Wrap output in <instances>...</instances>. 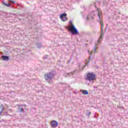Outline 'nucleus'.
I'll list each match as a JSON object with an SVG mask.
<instances>
[{
    "label": "nucleus",
    "instance_id": "13",
    "mask_svg": "<svg viewBox=\"0 0 128 128\" xmlns=\"http://www.w3.org/2000/svg\"><path fill=\"white\" fill-rule=\"evenodd\" d=\"M100 14H102V12L99 11L98 13V16L100 20V22H102V20H100Z\"/></svg>",
    "mask_w": 128,
    "mask_h": 128
},
{
    "label": "nucleus",
    "instance_id": "3",
    "mask_svg": "<svg viewBox=\"0 0 128 128\" xmlns=\"http://www.w3.org/2000/svg\"><path fill=\"white\" fill-rule=\"evenodd\" d=\"M69 30L72 36H77V34H80L78 30L76 29V26H74V24H72V26L69 28Z\"/></svg>",
    "mask_w": 128,
    "mask_h": 128
},
{
    "label": "nucleus",
    "instance_id": "16",
    "mask_svg": "<svg viewBox=\"0 0 128 128\" xmlns=\"http://www.w3.org/2000/svg\"><path fill=\"white\" fill-rule=\"evenodd\" d=\"M18 110L20 112H24V108H18Z\"/></svg>",
    "mask_w": 128,
    "mask_h": 128
},
{
    "label": "nucleus",
    "instance_id": "28",
    "mask_svg": "<svg viewBox=\"0 0 128 128\" xmlns=\"http://www.w3.org/2000/svg\"><path fill=\"white\" fill-rule=\"evenodd\" d=\"M80 66V64H79V68Z\"/></svg>",
    "mask_w": 128,
    "mask_h": 128
},
{
    "label": "nucleus",
    "instance_id": "8",
    "mask_svg": "<svg viewBox=\"0 0 128 128\" xmlns=\"http://www.w3.org/2000/svg\"><path fill=\"white\" fill-rule=\"evenodd\" d=\"M80 92L83 94H88V91L86 90H81Z\"/></svg>",
    "mask_w": 128,
    "mask_h": 128
},
{
    "label": "nucleus",
    "instance_id": "29",
    "mask_svg": "<svg viewBox=\"0 0 128 128\" xmlns=\"http://www.w3.org/2000/svg\"><path fill=\"white\" fill-rule=\"evenodd\" d=\"M86 46H88V44H86Z\"/></svg>",
    "mask_w": 128,
    "mask_h": 128
},
{
    "label": "nucleus",
    "instance_id": "25",
    "mask_svg": "<svg viewBox=\"0 0 128 128\" xmlns=\"http://www.w3.org/2000/svg\"><path fill=\"white\" fill-rule=\"evenodd\" d=\"M91 18L92 20H94V17L93 16H91Z\"/></svg>",
    "mask_w": 128,
    "mask_h": 128
},
{
    "label": "nucleus",
    "instance_id": "1",
    "mask_svg": "<svg viewBox=\"0 0 128 128\" xmlns=\"http://www.w3.org/2000/svg\"><path fill=\"white\" fill-rule=\"evenodd\" d=\"M56 74L54 70H51V72L44 74V78L46 82H48L50 84H52V78H54Z\"/></svg>",
    "mask_w": 128,
    "mask_h": 128
},
{
    "label": "nucleus",
    "instance_id": "12",
    "mask_svg": "<svg viewBox=\"0 0 128 128\" xmlns=\"http://www.w3.org/2000/svg\"><path fill=\"white\" fill-rule=\"evenodd\" d=\"M100 22L101 24V30L102 32L104 31V23L102 22V21Z\"/></svg>",
    "mask_w": 128,
    "mask_h": 128
},
{
    "label": "nucleus",
    "instance_id": "11",
    "mask_svg": "<svg viewBox=\"0 0 128 128\" xmlns=\"http://www.w3.org/2000/svg\"><path fill=\"white\" fill-rule=\"evenodd\" d=\"M0 114H2V111L4 110V105H2V103H0Z\"/></svg>",
    "mask_w": 128,
    "mask_h": 128
},
{
    "label": "nucleus",
    "instance_id": "7",
    "mask_svg": "<svg viewBox=\"0 0 128 128\" xmlns=\"http://www.w3.org/2000/svg\"><path fill=\"white\" fill-rule=\"evenodd\" d=\"M1 58H2V60L8 61L10 60V56H2Z\"/></svg>",
    "mask_w": 128,
    "mask_h": 128
},
{
    "label": "nucleus",
    "instance_id": "4",
    "mask_svg": "<svg viewBox=\"0 0 128 128\" xmlns=\"http://www.w3.org/2000/svg\"><path fill=\"white\" fill-rule=\"evenodd\" d=\"M60 18L62 22H66L68 20V17H66V12H64L63 14H60Z\"/></svg>",
    "mask_w": 128,
    "mask_h": 128
},
{
    "label": "nucleus",
    "instance_id": "23",
    "mask_svg": "<svg viewBox=\"0 0 128 128\" xmlns=\"http://www.w3.org/2000/svg\"><path fill=\"white\" fill-rule=\"evenodd\" d=\"M70 24H71L72 26V24H72V21L70 22Z\"/></svg>",
    "mask_w": 128,
    "mask_h": 128
},
{
    "label": "nucleus",
    "instance_id": "30",
    "mask_svg": "<svg viewBox=\"0 0 128 128\" xmlns=\"http://www.w3.org/2000/svg\"><path fill=\"white\" fill-rule=\"evenodd\" d=\"M87 60H86V62Z\"/></svg>",
    "mask_w": 128,
    "mask_h": 128
},
{
    "label": "nucleus",
    "instance_id": "18",
    "mask_svg": "<svg viewBox=\"0 0 128 128\" xmlns=\"http://www.w3.org/2000/svg\"><path fill=\"white\" fill-rule=\"evenodd\" d=\"M8 2H12V4H16V2L12 1V0H9Z\"/></svg>",
    "mask_w": 128,
    "mask_h": 128
},
{
    "label": "nucleus",
    "instance_id": "22",
    "mask_svg": "<svg viewBox=\"0 0 128 128\" xmlns=\"http://www.w3.org/2000/svg\"><path fill=\"white\" fill-rule=\"evenodd\" d=\"M95 7L96 8V10H97V12H98V10H100V8H96V6H95Z\"/></svg>",
    "mask_w": 128,
    "mask_h": 128
},
{
    "label": "nucleus",
    "instance_id": "9",
    "mask_svg": "<svg viewBox=\"0 0 128 128\" xmlns=\"http://www.w3.org/2000/svg\"><path fill=\"white\" fill-rule=\"evenodd\" d=\"M102 36H104V31L101 30L100 37L98 40V42H100V38H102Z\"/></svg>",
    "mask_w": 128,
    "mask_h": 128
},
{
    "label": "nucleus",
    "instance_id": "27",
    "mask_svg": "<svg viewBox=\"0 0 128 128\" xmlns=\"http://www.w3.org/2000/svg\"><path fill=\"white\" fill-rule=\"evenodd\" d=\"M86 20H88V18L87 17V18H86Z\"/></svg>",
    "mask_w": 128,
    "mask_h": 128
},
{
    "label": "nucleus",
    "instance_id": "6",
    "mask_svg": "<svg viewBox=\"0 0 128 128\" xmlns=\"http://www.w3.org/2000/svg\"><path fill=\"white\" fill-rule=\"evenodd\" d=\"M92 54V52H90V56H89V60H88V62L86 63V64L84 66H83L82 67V70L84 69V68H86V66H88V64H90V59L92 58V57H91Z\"/></svg>",
    "mask_w": 128,
    "mask_h": 128
},
{
    "label": "nucleus",
    "instance_id": "17",
    "mask_svg": "<svg viewBox=\"0 0 128 128\" xmlns=\"http://www.w3.org/2000/svg\"><path fill=\"white\" fill-rule=\"evenodd\" d=\"M74 72H75V71H74V72H72L70 73H68V74H67V76H70V74H74Z\"/></svg>",
    "mask_w": 128,
    "mask_h": 128
},
{
    "label": "nucleus",
    "instance_id": "2",
    "mask_svg": "<svg viewBox=\"0 0 128 128\" xmlns=\"http://www.w3.org/2000/svg\"><path fill=\"white\" fill-rule=\"evenodd\" d=\"M86 80H88V82H94L96 80V75L94 72H88L86 74Z\"/></svg>",
    "mask_w": 128,
    "mask_h": 128
},
{
    "label": "nucleus",
    "instance_id": "21",
    "mask_svg": "<svg viewBox=\"0 0 128 128\" xmlns=\"http://www.w3.org/2000/svg\"><path fill=\"white\" fill-rule=\"evenodd\" d=\"M20 106H24V108H26V104H21Z\"/></svg>",
    "mask_w": 128,
    "mask_h": 128
},
{
    "label": "nucleus",
    "instance_id": "15",
    "mask_svg": "<svg viewBox=\"0 0 128 128\" xmlns=\"http://www.w3.org/2000/svg\"><path fill=\"white\" fill-rule=\"evenodd\" d=\"M86 116H88L92 112L90 111H89L88 110H86Z\"/></svg>",
    "mask_w": 128,
    "mask_h": 128
},
{
    "label": "nucleus",
    "instance_id": "26",
    "mask_svg": "<svg viewBox=\"0 0 128 128\" xmlns=\"http://www.w3.org/2000/svg\"><path fill=\"white\" fill-rule=\"evenodd\" d=\"M70 62V60L68 62H68Z\"/></svg>",
    "mask_w": 128,
    "mask_h": 128
},
{
    "label": "nucleus",
    "instance_id": "19",
    "mask_svg": "<svg viewBox=\"0 0 128 128\" xmlns=\"http://www.w3.org/2000/svg\"><path fill=\"white\" fill-rule=\"evenodd\" d=\"M48 58V55H46L45 56H44L43 59L44 60H46Z\"/></svg>",
    "mask_w": 128,
    "mask_h": 128
},
{
    "label": "nucleus",
    "instance_id": "10",
    "mask_svg": "<svg viewBox=\"0 0 128 128\" xmlns=\"http://www.w3.org/2000/svg\"><path fill=\"white\" fill-rule=\"evenodd\" d=\"M2 4L5 6H8V8H10V6L11 8H12V6L9 3H6L4 2H3Z\"/></svg>",
    "mask_w": 128,
    "mask_h": 128
},
{
    "label": "nucleus",
    "instance_id": "20",
    "mask_svg": "<svg viewBox=\"0 0 128 128\" xmlns=\"http://www.w3.org/2000/svg\"><path fill=\"white\" fill-rule=\"evenodd\" d=\"M96 44H95V46H94V52H96Z\"/></svg>",
    "mask_w": 128,
    "mask_h": 128
},
{
    "label": "nucleus",
    "instance_id": "24",
    "mask_svg": "<svg viewBox=\"0 0 128 128\" xmlns=\"http://www.w3.org/2000/svg\"><path fill=\"white\" fill-rule=\"evenodd\" d=\"M107 28H108V26L105 28V30H104L105 32H106Z\"/></svg>",
    "mask_w": 128,
    "mask_h": 128
},
{
    "label": "nucleus",
    "instance_id": "5",
    "mask_svg": "<svg viewBox=\"0 0 128 128\" xmlns=\"http://www.w3.org/2000/svg\"><path fill=\"white\" fill-rule=\"evenodd\" d=\"M51 126L52 128H56L58 126V122L54 120H53L50 122Z\"/></svg>",
    "mask_w": 128,
    "mask_h": 128
},
{
    "label": "nucleus",
    "instance_id": "14",
    "mask_svg": "<svg viewBox=\"0 0 128 128\" xmlns=\"http://www.w3.org/2000/svg\"><path fill=\"white\" fill-rule=\"evenodd\" d=\"M36 46L38 48H42V43H37L36 44Z\"/></svg>",
    "mask_w": 128,
    "mask_h": 128
}]
</instances>
